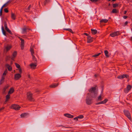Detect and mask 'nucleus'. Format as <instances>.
Here are the masks:
<instances>
[{"label":"nucleus","instance_id":"obj_1","mask_svg":"<svg viewBox=\"0 0 132 132\" xmlns=\"http://www.w3.org/2000/svg\"><path fill=\"white\" fill-rule=\"evenodd\" d=\"M96 86L92 87L89 90V92H90L89 94L92 98H95L97 94L96 91Z\"/></svg>","mask_w":132,"mask_h":132},{"label":"nucleus","instance_id":"obj_2","mask_svg":"<svg viewBox=\"0 0 132 132\" xmlns=\"http://www.w3.org/2000/svg\"><path fill=\"white\" fill-rule=\"evenodd\" d=\"M27 98L29 101H34L33 98L32 97V94L30 92H28L27 93Z\"/></svg>","mask_w":132,"mask_h":132},{"label":"nucleus","instance_id":"obj_3","mask_svg":"<svg viewBox=\"0 0 132 132\" xmlns=\"http://www.w3.org/2000/svg\"><path fill=\"white\" fill-rule=\"evenodd\" d=\"M91 97V96L89 94H88L87 95L86 100V104L88 105H90L92 103L91 100L89 98V97Z\"/></svg>","mask_w":132,"mask_h":132},{"label":"nucleus","instance_id":"obj_4","mask_svg":"<svg viewBox=\"0 0 132 132\" xmlns=\"http://www.w3.org/2000/svg\"><path fill=\"white\" fill-rule=\"evenodd\" d=\"M20 107L17 105L14 104L12 105L11 108L16 110H19Z\"/></svg>","mask_w":132,"mask_h":132},{"label":"nucleus","instance_id":"obj_5","mask_svg":"<svg viewBox=\"0 0 132 132\" xmlns=\"http://www.w3.org/2000/svg\"><path fill=\"white\" fill-rule=\"evenodd\" d=\"M132 88V86L129 85H128L127 86V88L124 89L125 92L127 93H128L131 89Z\"/></svg>","mask_w":132,"mask_h":132},{"label":"nucleus","instance_id":"obj_6","mask_svg":"<svg viewBox=\"0 0 132 132\" xmlns=\"http://www.w3.org/2000/svg\"><path fill=\"white\" fill-rule=\"evenodd\" d=\"M119 34L120 33L119 32L117 31L113 32L111 33L110 34V36L112 37H113L117 36H118Z\"/></svg>","mask_w":132,"mask_h":132},{"label":"nucleus","instance_id":"obj_7","mask_svg":"<svg viewBox=\"0 0 132 132\" xmlns=\"http://www.w3.org/2000/svg\"><path fill=\"white\" fill-rule=\"evenodd\" d=\"M124 112L125 115L129 120H130L131 119V117L129 112L127 111H124Z\"/></svg>","mask_w":132,"mask_h":132},{"label":"nucleus","instance_id":"obj_8","mask_svg":"<svg viewBox=\"0 0 132 132\" xmlns=\"http://www.w3.org/2000/svg\"><path fill=\"white\" fill-rule=\"evenodd\" d=\"M20 40L21 41V47L22 50L24 48V39H22V38L19 37Z\"/></svg>","mask_w":132,"mask_h":132},{"label":"nucleus","instance_id":"obj_9","mask_svg":"<svg viewBox=\"0 0 132 132\" xmlns=\"http://www.w3.org/2000/svg\"><path fill=\"white\" fill-rule=\"evenodd\" d=\"M30 68L32 69H34L36 68L37 64L36 63H31L29 65Z\"/></svg>","mask_w":132,"mask_h":132},{"label":"nucleus","instance_id":"obj_10","mask_svg":"<svg viewBox=\"0 0 132 132\" xmlns=\"http://www.w3.org/2000/svg\"><path fill=\"white\" fill-rule=\"evenodd\" d=\"M129 77L128 75L127 74H123L118 76L117 78L119 79H123L125 77L127 78Z\"/></svg>","mask_w":132,"mask_h":132},{"label":"nucleus","instance_id":"obj_11","mask_svg":"<svg viewBox=\"0 0 132 132\" xmlns=\"http://www.w3.org/2000/svg\"><path fill=\"white\" fill-rule=\"evenodd\" d=\"M21 77V74L19 73L16 74L14 76V78L15 80H19Z\"/></svg>","mask_w":132,"mask_h":132},{"label":"nucleus","instance_id":"obj_12","mask_svg":"<svg viewBox=\"0 0 132 132\" xmlns=\"http://www.w3.org/2000/svg\"><path fill=\"white\" fill-rule=\"evenodd\" d=\"M108 101V99L106 98L104 100L102 101H101L96 104V105L100 104H104L106 103Z\"/></svg>","mask_w":132,"mask_h":132},{"label":"nucleus","instance_id":"obj_13","mask_svg":"<svg viewBox=\"0 0 132 132\" xmlns=\"http://www.w3.org/2000/svg\"><path fill=\"white\" fill-rule=\"evenodd\" d=\"M4 27L6 30L10 34H11L12 32L11 31L7 28V25L6 22L4 23Z\"/></svg>","mask_w":132,"mask_h":132},{"label":"nucleus","instance_id":"obj_14","mask_svg":"<svg viewBox=\"0 0 132 132\" xmlns=\"http://www.w3.org/2000/svg\"><path fill=\"white\" fill-rule=\"evenodd\" d=\"M12 46L11 45H8L5 47V50L6 51H7L9 50L12 48Z\"/></svg>","mask_w":132,"mask_h":132},{"label":"nucleus","instance_id":"obj_15","mask_svg":"<svg viewBox=\"0 0 132 132\" xmlns=\"http://www.w3.org/2000/svg\"><path fill=\"white\" fill-rule=\"evenodd\" d=\"M10 98V95L9 94H8L6 96V100L4 102V104L6 103L7 101Z\"/></svg>","mask_w":132,"mask_h":132},{"label":"nucleus","instance_id":"obj_16","mask_svg":"<svg viewBox=\"0 0 132 132\" xmlns=\"http://www.w3.org/2000/svg\"><path fill=\"white\" fill-rule=\"evenodd\" d=\"M93 41V38L90 36H89L87 37V42L90 43Z\"/></svg>","mask_w":132,"mask_h":132},{"label":"nucleus","instance_id":"obj_17","mask_svg":"<svg viewBox=\"0 0 132 132\" xmlns=\"http://www.w3.org/2000/svg\"><path fill=\"white\" fill-rule=\"evenodd\" d=\"M64 116L66 117L70 118H73V116L72 115L69 114H64Z\"/></svg>","mask_w":132,"mask_h":132},{"label":"nucleus","instance_id":"obj_18","mask_svg":"<svg viewBox=\"0 0 132 132\" xmlns=\"http://www.w3.org/2000/svg\"><path fill=\"white\" fill-rule=\"evenodd\" d=\"M6 67L7 68L8 70L10 71H11L12 70V67L10 65L8 64H6L5 65Z\"/></svg>","mask_w":132,"mask_h":132},{"label":"nucleus","instance_id":"obj_19","mask_svg":"<svg viewBox=\"0 0 132 132\" xmlns=\"http://www.w3.org/2000/svg\"><path fill=\"white\" fill-rule=\"evenodd\" d=\"M28 115L29 114L28 113H24L21 114L20 115V117L22 118H24Z\"/></svg>","mask_w":132,"mask_h":132},{"label":"nucleus","instance_id":"obj_20","mask_svg":"<svg viewBox=\"0 0 132 132\" xmlns=\"http://www.w3.org/2000/svg\"><path fill=\"white\" fill-rule=\"evenodd\" d=\"M14 91V90L13 88H12L10 89V90L8 92V94H12Z\"/></svg>","mask_w":132,"mask_h":132},{"label":"nucleus","instance_id":"obj_21","mask_svg":"<svg viewBox=\"0 0 132 132\" xmlns=\"http://www.w3.org/2000/svg\"><path fill=\"white\" fill-rule=\"evenodd\" d=\"M59 85V84L58 83L50 85V86L51 88H54L58 86Z\"/></svg>","mask_w":132,"mask_h":132},{"label":"nucleus","instance_id":"obj_22","mask_svg":"<svg viewBox=\"0 0 132 132\" xmlns=\"http://www.w3.org/2000/svg\"><path fill=\"white\" fill-rule=\"evenodd\" d=\"M108 21V20L106 19H102L100 21V22L101 23H107Z\"/></svg>","mask_w":132,"mask_h":132},{"label":"nucleus","instance_id":"obj_23","mask_svg":"<svg viewBox=\"0 0 132 132\" xmlns=\"http://www.w3.org/2000/svg\"><path fill=\"white\" fill-rule=\"evenodd\" d=\"M11 18L12 19L14 20H15V19L16 18L15 15L14 13H12L11 15Z\"/></svg>","mask_w":132,"mask_h":132},{"label":"nucleus","instance_id":"obj_24","mask_svg":"<svg viewBox=\"0 0 132 132\" xmlns=\"http://www.w3.org/2000/svg\"><path fill=\"white\" fill-rule=\"evenodd\" d=\"M93 35L95 34L97 32V31L95 29H91Z\"/></svg>","mask_w":132,"mask_h":132},{"label":"nucleus","instance_id":"obj_25","mask_svg":"<svg viewBox=\"0 0 132 132\" xmlns=\"http://www.w3.org/2000/svg\"><path fill=\"white\" fill-rule=\"evenodd\" d=\"M5 79V77L2 76V79L0 81V84H2L4 82V80Z\"/></svg>","mask_w":132,"mask_h":132},{"label":"nucleus","instance_id":"obj_26","mask_svg":"<svg viewBox=\"0 0 132 132\" xmlns=\"http://www.w3.org/2000/svg\"><path fill=\"white\" fill-rule=\"evenodd\" d=\"M104 52L106 56L107 57H109V55L108 54V51L107 50H105Z\"/></svg>","mask_w":132,"mask_h":132},{"label":"nucleus","instance_id":"obj_27","mask_svg":"<svg viewBox=\"0 0 132 132\" xmlns=\"http://www.w3.org/2000/svg\"><path fill=\"white\" fill-rule=\"evenodd\" d=\"M101 54V53L96 54L95 55H92V57H98V56Z\"/></svg>","mask_w":132,"mask_h":132},{"label":"nucleus","instance_id":"obj_28","mask_svg":"<svg viewBox=\"0 0 132 132\" xmlns=\"http://www.w3.org/2000/svg\"><path fill=\"white\" fill-rule=\"evenodd\" d=\"M30 51L31 53V54L33 56V57L34 56H33V55L34 53V50L31 47L30 48Z\"/></svg>","mask_w":132,"mask_h":132},{"label":"nucleus","instance_id":"obj_29","mask_svg":"<svg viewBox=\"0 0 132 132\" xmlns=\"http://www.w3.org/2000/svg\"><path fill=\"white\" fill-rule=\"evenodd\" d=\"M2 33L3 35L5 36L6 35V33L5 31H4V27L3 26L2 27Z\"/></svg>","mask_w":132,"mask_h":132},{"label":"nucleus","instance_id":"obj_30","mask_svg":"<svg viewBox=\"0 0 132 132\" xmlns=\"http://www.w3.org/2000/svg\"><path fill=\"white\" fill-rule=\"evenodd\" d=\"M10 2V1H7L6 3L4 4L2 6H3V7H5L7 6L8 5V4Z\"/></svg>","mask_w":132,"mask_h":132},{"label":"nucleus","instance_id":"obj_31","mask_svg":"<svg viewBox=\"0 0 132 132\" xmlns=\"http://www.w3.org/2000/svg\"><path fill=\"white\" fill-rule=\"evenodd\" d=\"M17 54V52L16 51H15L13 52L12 54V55L13 57H15L16 56Z\"/></svg>","mask_w":132,"mask_h":132},{"label":"nucleus","instance_id":"obj_32","mask_svg":"<svg viewBox=\"0 0 132 132\" xmlns=\"http://www.w3.org/2000/svg\"><path fill=\"white\" fill-rule=\"evenodd\" d=\"M7 69H6L5 71H4V73L3 74V76H5L6 74L7 73Z\"/></svg>","mask_w":132,"mask_h":132},{"label":"nucleus","instance_id":"obj_33","mask_svg":"<svg viewBox=\"0 0 132 132\" xmlns=\"http://www.w3.org/2000/svg\"><path fill=\"white\" fill-rule=\"evenodd\" d=\"M103 98V97H102L101 95L98 97V101H101L102 100Z\"/></svg>","mask_w":132,"mask_h":132},{"label":"nucleus","instance_id":"obj_34","mask_svg":"<svg viewBox=\"0 0 132 132\" xmlns=\"http://www.w3.org/2000/svg\"><path fill=\"white\" fill-rule=\"evenodd\" d=\"M50 2V0H45L44 2V5H46Z\"/></svg>","mask_w":132,"mask_h":132},{"label":"nucleus","instance_id":"obj_35","mask_svg":"<svg viewBox=\"0 0 132 132\" xmlns=\"http://www.w3.org/2000/svg\"><path fill=\"white\" fill-rule=\"evenodd\" d=\"M26 32V28H23L22 29V34H24Z\"/></svg>","mask_w":132,"mask_h":132},{"label":"nucleus","instance_id":"obj_36","mask_svg":"<svg viewBox=\"0 0 132 132\" xmlns=\"http://www.w3.org/2000/svg\"><path fill=\"white\" fill-rule=\"evenodd\" d=\"M15 65H16V67L17 68H20V65L19 64H18V63H15Z\"/></svg>","mask_w":132,"mask_h":132},{"label":"nucleus","instance_id":"obj_37","mask_svg":"<svg viewBox=\"0 0 132 132\" xmlns=\"http://www.w3.org/2000/svg\"><path fill=\"white\" fill-rule=\"evenodd\" d=\"M117 12V10L116 9H113L112 11V13H116Z\"/></svg>","mask_w":132,"mask_h":132},{"label":"nucleus","instance_id":"obj_38","mask_svg":"<svg viewBox=\"0 0 132 132\" xmlns=\"http://www.w3.org/2000/svg\"><path fill=\"white\" fill-rule=\"evenodd\" d=\"M9 87V86L8 85H7L6 86H5L4 88V92L8 88V87Z\"/></svg>","mask_w":132,"mask_h":132},{"label":"nucleus","instance_id":"obj_39","mask_svg":"<svg viewBox=\"0 0 132 132\" xmlns=\"http://www.w3.org/2000/svg\"><path fill=\"white\" fill-rule=\"evenodd\" d=\"M78 118L82 119L84 118V116L82 115H80L78 116Z\"/></svg>","mask_w":132,"mask_h":132},{"label":"nucleus","instance_id":"obj_40","mask_svg":"<svg viewBox=\"0 0 132 132\" xmlns=\"http://www.w3.org/2000/svg\"><path fill=\"white\" fill-rule=\"evenodd\" d=\"M66 30H68V31L70 32L73 33V32L72 31V30L71 29H66Z\"/></svg>","mask_w":132,"mask_h":132},{"label":"nucleus","instance_id":"obj_41","mask_svg":"<svg viewBox=\"0 0 132 132\" xmlns=\"http://www.w3.org/2000/svg\"><path fill=\"white\" fill-rule=\"evenodd\" d=\"M118 6V4H113V7H115L116 6Z\"/></svg>","mask_w":132,"mask_h":132},{"label":"nucleus","instance_id":"obj_42","mask_svg":"<svg viewBox=\"0 0 132 132\" xmlns=\"http://www.w3.org/2000/svg\"><path fill=\"white\" fill-rule=\"evenodd\" d=\"M33 60L34 62V63H37V61L36 58H33Z\"/></svg>","mask_w":132,"mask_h":132},{"label":"nucleus","instance_id":"obj_43","mask_svg":"<svg viewBox=\"0 0 132 132\" xmlns=\"http://www.w3.org/2000/svg\"><path fill=\"white\" fill-rule=\"evenodd\" d=\"M18 69H18L20 73L21 74V73L22 72V69L20 68H19Z\"/></svg>","mask_w":132,"mask_h":132},{"label":"nucleus","instance_id":"obj_44","mask_svg":"<svg viewBox=\"0 0 132 132\" xmlns=\"http://www.w3.org/2000/svg\"><path fill=\"white\" fill-rule=\"evenodd\" d=\"M4 11L6 13H7L9 11L7 9V8L5 9L4 10Z\"/></svg>","mask_w":132,"mask_h":132},{"label":"nucleus","instance_id":"obj_45","mask_svg":"<svg viewBox=\"0 0 132 132\" xmlns=\"http://www.w3.org/2000/svg\"><path fill=\"white\" fill-rule=\"evenodd\" d=\"M78 118L77 117H75V118H74V119H73L74 120H76V121H78Z\"/></svg>","mask_w":132,"mask_h":132},{"label":"nucleus","instance_id":"obj_46","mask_svg":"<svg viewBox=\"0 0 132 132\" xmlns=\"http://www.w3.org/2000/svg\"><path fill=\"white\" fill-rule=\"evenodd\" d=\"M92 2H96L98 1V0H90Z\"/></svg>","mask_w":132,"mask_h":132},{"label":"nucleus","instance_id":"obj_47","mask_svg":"<svg viewBox=\"0 0 132 132\" xmlns=\"http://www.w3.org/2000/svg\"><path fill=\"white\" fill-rule=\"evenodd\" d=\"M31 7V5H30L28 7L27 9V10H28V11H29L30 8Z\"/></svg>","mask_w":132,"mask_h":132},{"label":"nucleus","instance_id":"obj_48","mask_svg":"<svg viewBox=\"0 0 132 132\" xmlns=\"http://www.w3.org/2000/svg\"><path fill=\"white\" fill-rule=\"evenodd\" d=\"M128 22L127 21L125 22L123 25V26H126L128 24Z\"/></svg>","mask_w":132,"mask_h":132},{"label":"nucleus","instance_id":"obj_49","mask_svg":"<svg viewBox=\"0 0 132 132\" xmlns=\"http://www.w3.org/2000/svg\"><path fill=\"white\" fill-rule=\"evenodd\" d=\"M5 108L4 107H3L2 108H0V110L1 111V110H3Z\"/></svg>","mask_w":132,"mask_h":132},{"label":"nucleus","instance_id":"obj_50","mask_svg":"<svg viewBox=\"0 0 132 132\" xmlns=\"http://www.w3.org/2000/svg\"><path fill=\"white\" fill-rule=\"evenodd\" d=\"M27 76H28V78H31L30 75L29 74H28L27 75Z\"/></svg>","mask_w":132,"mask_h":132},{"label":"nucleus","instance_id":"obj_51","mask_svg":"<svg viewBox=\"0 0 132 132\" xmlns=\"http://www.w3.org/2000/svg\"><path fill=\"white\" fill-rule=\"evenodd\" d=\"M123 17L124 19H126L127 18V16H123Z\"/></svg>","mask_w":132,"mask_h":132},{"label":"nucleus","instance_id":"obj_52","mask_svg":"<svg viewBox=\"0 0 132 132\" xmlns=\"http://www.w3.org/2000/svg\"><path fill=\"white\" fill-rule=\"evenodd\" d=\"M3 7H3V6H2L1 7V9H0V11H2V10H3Z\"/></svg>","mask_w":132,"mask_h":132},{"label":"nucleus","instance_id":"obj_53","mask_svg":"<svg viewBox=\"0 0 132 132\" xmlns=\"http://www.w3.org/2000/svg\"><path fill=\"white\" fill-rule=\"evenodd\" d=\"M64 127L66 128H72V127Z\"/></svg>","mask_w":132,"mask_h":132},{"label":"nucleus","instance_id":"obj_54","mask_svg":"<svg viewBox=\"0 0 132 132\" xmlns=\"http://www.w3.org/2000/svg\"><path fill=\"white\" fill-rule=\"evenodd\" d=\"M2 11H0V16H1L2 15Z\"/></svg>","mask_w":132,"mask_h":132},{"label":"nucleus","instance_id":"obj_55","mask_svg":"<svg viewBox=\"0 0 132 132\" xmlns=\"http://www.w3.org/2000/svg\"><path fill=\"white\" fill-rule=\"evenodd\" d=\"M84 34L86 35L87 36H88V34H87V33H84Z\"/></svg>","mask_w":132,"mask_h":132},{"label":"nucleus","instance_id":"obj_56","mask_svg":"<svg viewBox=\"0 0 132 132\" xmlns=\"http://www.w3.org/2000/svg\"><path fill=\"white\" fill-rule=\"evenodd\" d=\"M127 13V11H125L124 12V13L125 14H126Z\"/></svg>","mask_w":132,"mask_h":132},{"label":"nucleus","instance_id":"obj_57","mask_svg":"<svg viewBox=\"0 0 132 132\" xmlns=\"http://www.w3.org/2000/svg\"><path fill=\"white\" fill-rule=\"evenodd\" d=\"M13 64V62L12 61H11V64Z\"/></svg>","mask_w":132,"mask_h":132},{"label":"nucleus","instance_id":"obj_58","mask_svg":"<svg viewBox=\"0 0 132 132\" xmlns=\"http://www.w3.org/2000/svg\"><path fill=\"white\" fill-rule=\"evenodd\" d=\"M94 76L95 77H97V75H94Z\"/></svg>","mask_w":132,"mask_h":132},{"label":"nucleus","instance_id":"obj_59","mask_svg":"<svg viewBox=\"0 0 132 132\" xmlns=\"http://www.w3.org/2000/svg\"><path fill=\"white\" fill-rule=\"evenodd\" d=\"M116 0H112V1H116Z\"/></svg>","mask_w":132,"mask_h":132},{"label":"nucleus","instance_id":"obj_60","mask_svg":"<svg viewBox=\"0 0 132 132\" xmlns=\"http://www.w3.org/2000/svg\"><path fill=\"white\" fill-rule=\"evenodd\" d=\"M111 0H108V1H111Z\"/></svg>","mask_w":132,"mask_h":132},{"label":"nucleus","instance_id":"obj_61","mask_svg":"<svg viewBox=\"0 0 132 132\" xmlns=\"http://www.w3.org/2000/svg\"><path fill=\"white\" fill-rule=\"evenodd\" d=\"M131 39H132V37H131Z\"/></svg>","mask_w":132,"mask_h":132},{"label":"nucleus","instance_id":"obj_62","mask_svg":"<svg viewBox=\"0 0 132 132\" xmlns=\"http://www.w3.org/2000/svg\"><path fill=\"white\" fill-rule=\"evenodd\" d=\"M131 30H132V29H131Z\"/></svg>","mask_w":132,"mask_h":132}]
</instances>
